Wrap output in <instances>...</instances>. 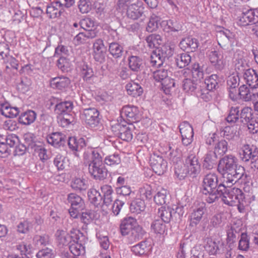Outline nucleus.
<instances>
[{
  "label": "nucleus",
  "mask_w": 258,
  "mask_h": 258,
  "mask_svg": "<svg viewBox=\"0 0 258 258\" xmlns=\"http://www.w3.org/2000/svg\"><path fill=\"white\" fill-rule=\"evenodd\" d=\"M217 170L222 175L224 182L230 185H233L239 180L247 182L250 179L245 173L244 168L238 165L236 157L231 154L226 155L219 160Z\"/></svg>",
  "instance_id": "f257e3e1"
},
{
  "label": "nucleus",
  "mask_w": 258,
  "mask_h": 258,
  "mask_svg": "<svg viewBox=\"0 0 258 258\" xmlns=\"http://www.w3.org/2000/svg\"><path fill=\"white\" fill-rule=\"evenodd\" d=\"M100 149H88L83 154L84 164L88 166L91 176L96 180H102L107 176V170L102 162Z\"/></svg>",
  "instance_id": "f03ea898"
},
{
  "label": "nucleus",
  "mask_w": 258,
  "mask_h": 258,
  "mask_svg": "<svg viewBox=\"0 0 258 258\" xmlns=\"http://www.w3.org/2000/svg\"><path fill=\"white\" fill-rule=\"evenodd\" d=\"M225 185H230L224 182L218 184V177L215 173L207 174L203 178L202 191L206 196V201L211 204L218 199V193H222Z\"/></svg>",
  "instance_id": "7ed1b4c3"
},
{
  "label": "nucleus",
  "mask_w": 258,
  "mask_h": 258,
  "mask_svg": "<svg viewBox=\"0 0 258 258\" xmlns=\"http://www.w3.org/2000/svg\"><path fill=\"white\" fill-rule=\"evenodd\" d=\"M239 156L241 160L253 171L258 169V150L256 148L250 147L249 145H244L239 153Z\"/></svg>",
  "instance_id": "20e7f679"
},
{
  "label": "nucleus",
  "mask_w": 258,
  "mask_h": 258,
  "mask_svg": "<svg viewBox=\"0 0 258 258\" xmlns=\"http://www.w3.org/2000/svg\"><path fill=\"white\" fill-rule=\"evenodd\" d=\"M55 236L59 245L69 246L73 240L80 239L81 237H84V235L79 230L73 228L69 234L63 230L58 229L56 231Z\"/></svg>",
  "instance_id": "39448f33"
},
{
  "label": "nucleus",
  "mask_w": 258,
  "mask_h": 258,
  "mask_svg": "<svg viewBox=\"0 0 258 258\" xmlns=\"http://www.w3.org/2000/svg\"><path fill=\"white\" fill-rule=\"evenodd\" d=\"M13 54V52L10 51L7 45L0 43V59H4L7 63V73L14 76L16 72V59Z\"/></svg>",
  "instance_id": "423d86ee"
},
{
  "label": "nucleus",
  "mask_w": 258,
  "mask_h": 258,
  "mask_svg": "<svg viewBox=\"0 0 258 258\" xmlns=\"http://www.w3.org/2000/svg\"><path fill=\"white\" fill-rule=\"evenodd\" d=\"M173 51L168 46H163L153 51L150 56V61L153 67H160L165 61L172 55Z\"/></svg>",
  "instance_id": "0eeeda50"
},
{
  "label": "nucleus",
  "mask_w": 258,
  "mask_h": 258,
  "mask_svg": "<svg viewBox=\"0 0 258 258\" xmlns=\"http://www.w3.org/2000/svg\"><path fill=\"white\" fill-rule=\"evenodd\" d=\"M0 111L2 115L10 119L5 121V127L10 131H14L16 129V121L15 118L16 117V107H11L7 103L2 104Z\"/></svg>",
  "instance_id": "6e6552de"
},
{
  "label": "nucleus",
  "mask_w": 258,
  "mask_h": 258,
  "mask_svg": "<svg viewBox=\"0 0 258 258\" xmlns=\"http://www.w3.org/2000/svg\"><path fill=\"white\" fill-rule=\"evenodd\" d=\"M99 112L95 108L84 109L80 114V118L88 126L94 127L99 123Z\"/></svg>",
  "instance_id": "1a4fd4ad"
},
{
  "label": "nucleus",
  "mask_w": 258,
  "mask_h": 258,
  "mask_svg": "<svg viewBox=\"0 0 258 258\" xmlns=\"http://www.w3.org/2000/svg\"><path fill=\"white\" fill-rule=\"evenodd\" d=\"M120 116L128 124L137 122L141 119L138 108L134 105L123 106L120 111Z\"/></svg>",
  "instance_id": "9d476101"
},
{
  "label": "nucleus",
  "mask_w": 258,
  "mask_h": 258,
  "mask_svg": "<svg viewBox=\"0 0 258 258\" xmlns=\"http://www.w3.org/2000/svg\"><path fill=\"white\" fill-rule=\"evenodd\" d=\"M16 135L11 134L8 135L5 143L0 145V157L5 158L9 155L13 150L14 156L16 155V146H15Z\"/></svg>",
  "instance_id": "9b49d317"
},
{
  "label": "nucleus",
  "mask_w": 258,
  "mask_h": 258,
  "mask_svg": "<svg viewBox=\"0 0 258 258\" xmlns=\"http://www.w3.org/2000/svg\"><path fill=\"white\" fill-rule=\"evenodd\" d=\"M152 249L151 241L148 239L144 240L131 247V251L136 256L148 255Z\"/></svg>",
  "instance_id": "f8f14e48"
},
{
  "label": "nucleus",
  "mask_w": 258,
  "mask_h": 258,
  "mask_svg": "<svg viewBox=\"0 0 258 258\" xmlns=\"http://www.w3.org/2000/svg\"><path fill=\"white\" fill-rule=\"evenodd\" d=\"M182 138V143L184 146L190 145L194 139V131L191 125L187 121H183L179 125Z\"/></svg>",
  "instance_id": "ddd939ff"
},
{
  "label": "nucleus",
  "mask_w": 258,
  "mask_h": 258,
  "mask_svg": "<svg viewBox=\"0 0 258 258\" xmlns=\"http://www.w3.org/2000/svg\"><path fill=\"white\" fill-rule=\"evenodd\" d=\"M150 165L154 172L162 175L165 172L167 167V162L160 156L153 155L150 159Z\"/></svg>",
  "instance_id": "4468645a"
},
{
  "label": "nucleus",
  "mask_w": 258,
  "mask_h": 258,
  "mask_svg": "<svg viewBox=\"0 0 258 258\" xmlns=\"http://www.w3.org/2000/svg\"><path fill=\"white\" fill-rule=\"evenodd\" d=\"M111 128L114 134L121 140L126 142H130L132 140L133 134L128 126L117 123L112 126Z\"/></svg>",
  "instance_id": "2eb2a0df"
},
{
  "label": "nucleus",
  "mask_w": 258,
  "mask_h": 258,
  "mask_svg": "<svg viewBox=\"0 0 258 258\" xmlns=\"http://www.w3.org/2000/svg\"><path fill=\"white\" fill-rule=\"evenodd\" d=\"M240 78L238 75L233 74L228 76L227 80V90L229 96L232 100L237 99V90L239 85Z\"/></svg>",
  "instance_id": "dca6fc26"
},
{
  "label": "nucleus",
  "mask_w": 258,
  "mask_h": 258,
  "mask_svg": "<svg viewBox=\"0 0 258 258\" xmlns=\"http://www.w3.org/2000/svg\"><path fill=\"white\" fill-rule=\"evenodd\" d=\"M209 59L214 68L218 71H222L226 66V60L223 54L219 51H212L209 54Z\"/></svg>",
  "instance_id": "f3484780"
},
{
  "label": "nucleus",
  "mask_w": 258,
  "mask_h": 258,
  "mask_svg": "<svg viewBox=\"0 0 258 258\" xmlns=\"http://www.w3.org/2000/svg\"><path fill=\"white\" fill-rule=\"evenodd\" d=\"M140 3H133L125 9V16L127 18L135 21L141 18L144 14V8Z\"/></svg>",
  "instance_id": "a211bd4d"
},
{
  "label": "nucleus",
  "mask_w": 258,
  "mask_h": 258,
  "mask_svg": "<svg viewBox=\"0 0 258 258\" xmlns=\"http://www.w3.org/2000/svg\"><path fill=\"white\" fill-rule=\"evenodd\" d=\"M187 173L193 177L196 176L201 171V165L198 158L194 154H190L185 159Z\"/></svg>",
  "instance_id": "6ab92c4d"
},
{
  "label": "nucleus",
  "mask_w": 258,
  "mask_h": 258,
  "mask_svg": "<svg viewBox=\"0 0 258 258\" xmlns=\"http://www.w3.org/2000/svg\"><path fill=\"white\" fill-rule=\"evenodd\" d=\"M137 220L132 217L124 218L120 224V231L122 235H126L138 226Z\"/></svg>",
  "instance_id": "aec40b11"
},
{
  "label": "nucleus",
  "mask_w": 258,
  "mask_h": 258,
  "mask_svg": "<svg viewBox=\"0 0 258 258\" xmlns=\"http://www.w3.org/2000/svg\"><path fill=\"white\" fill-rule=\"evenodd\" d=\"M94 57L98 62H102L105 58V49L103 41L101 39L95 40L93 44Z\"/></svg>",
  "instance_id": "412c9836"
},
{
  "label": "nucleus",
  "mask_w": 258,
  "mask_h": 258,
  "mask_svg": "<svg viewBox=\"0 0 258 258\" xmlns=\"http://www.w3.org/2000/svg\"><path fill=\"white\" fill-rule=\"evenodd\" d=\"M49 83L50 86L54 89L64 90L69 87L71 81L68 77L60 76L51 79Z\"/></svg>",
  "instance_id": "4be33fe9"
},
{
  "label": "nucleus",
  "mask_w": 258,
  "mask_h": 258,
  "mask_svg": "<svg viewBox=\"0 0 258 258\" xmlns=\"http://www.w3.org/2000/svg\"><path fill=\"white\" fill-rule=\"evenodd\" d=\"M48 144L55 148L63 146L66 143V136L59 132H54L48 135L46 137Z\"/></svg>",
  "instance_id": "5701e85b"
},
{
  "label": "nucleus",
  "mask_w": 258,
  "mask_h": 258,
  "mask_svg": "<svg viewBox=\"0 0 258 258\" xmlns=\"http://www.w3.org/2000/svg\"><path fill=\"white\" fill-rule=\"evenodd\" d=\"M243 79L251 89L256 88L258 87V75L255 70L247 69L243 75Z\"/></svg>",
  "instance_id": "b1692460"
},
{
  "label": "nucleus",
  "mask_w": 258,
  "mask_h": 258,
  "mask_svg": "<svg viewBox=\"0 0 258 258\" xmlns=\"http://www.w3.org/2000/svg\"><path fill=\"white\" fill-rule=\"evenodd\" d=\"M232 185H225V189L222 190V192L218 193V197H221V195H226L230 198L231 200L234 201L235 203L236 204L237 201L239 199H241L243 198V195L244 194L242 190L236 187H234L231 189H228L227 187H230Z\"/></svg>",
  "instance_id": "393cba45"
},
{
  "label": "nucleus",
  "mask_w": 258,
  "mask_h": 258,
  "mask_svg": "<svg viewBox=\"0 0 258 258\" xmlns=\"http://www.w3.org/2000/svg\"><path fill=\"white\" fill-rule=\"evenodd\" d=\"M68 144L69 148L74 152V154L77 156H79L77 152L80 151L86 146V143L84 138H80L77 139L75 137H70L68 140Z\"/></svg>",
  "instance_id": "a878e982"
},
{
  "label": "nucleus",
  "mask_w": 258,
  "mask_h": 258,
  "mask_svg": "<svg viewBox=\"0 0 258 258\" xmlns=\"http://www.w3.org/2000/svg\"><path fill=\"white\" fill-rule=\"evenodd\" d=\"M127 61L128 67L132 71L138 73L142 70L143 61L139 56L131 55L128 57Z\"/></svg>",
  "instance_id": "bb28decb"
},
{
  "label": "nucleus",
  "mask_w": 258,
  "mask_h": 258,
  "mask_svg": "<svg viewBox=\"0 0 258 258\" xmlns=\"http://www.w3.org/2000/svg\"><path fill=\"white\" fill-rule=\"evenodd\" d=\"M146 232L142 227L138 225L131 231V233L127 237L128 244H133L143 238Z\"/></svg>",
  "instance_id": "cd10ccee"
},
{
  "label": "nucleus",
  "mask_w": 258,
  "mask_h": 258,
  "mask_svg": "<svg viewBox=\"0 0 258 258\" xmlns=\"http://www.w3.org/2000/svg\"><path fill=\"white\" fill-rule=\"evenodd\" d=\"M253 89L248 88L246 85H242L237 90V99L240 97L245 101H248L255 97V94L253 92Z\"/></svg>",
  "instance_id": "c85d7f7f"
},
{
  "label": "nucleus",
  "mask_w": 258,
  "mask_h": 258,
  "mask_svg": "<svg viewBox=\"0 0 258 258\" xmlns=\"http://www.w3.org/2000/svg\"><path fill=\"white\" fill-rule=\"evenodd\" d=\"M199 45V43L198 39L190 37L183 39L180 42L181 48L191 52L195 51Z\"/></svg>",
  "instance_id": "c756f323"
},
{
  "label": "nucleus",
  "mask_w": 258,
  "mask_h": 258,
  "mask_svg": "<svg viewBox=\"0 0 258 258\" xmlns=\"http://www.w3.org/2000/svg\"><path fill=\"white\" fill-rule=\"evenodd\" d=\"M74 107L73 102L66 101L57 103L55 106L54 111L58 115L69 114Z\"/></svg>",
  "instance_id": "7c9ffc66"
},
{
  "label": "nucleus",
  "mask_w": 258,
  "mask_h": 258,
  "mask_svg": "<svg viewBox=\"0 0 258 258\" xmlns=\"http://www.w3.org/2000/svg\"><path fill=\"white\" fill-rule=\"evenodd\" d=\"M37 114L32 110H28L20 115L18 118L19 122L24 125H30L36 120Z\"/></svg>",
  "instance_id": "2f4dec72"
},
{
  "label": "nucleus",
  "mask_w": 258,
  "mask_h": 258,
  "mask_svg": "<svg viewBox=\"0 0 258 258\" xmlns=\"http://www.w3.org/2000/svg\"><path fill=\"white\" fill-rule=\"evenodd\" d=\"M71 252L76 256L83 255L85 253V247L80 239H74L69 246Z\"/></svg>",
  "instance_id": "473e14b6"
},
{
  "label": "nucleus",
  "mask_w": 258,
  "mask_h": 258,
  "mask_svg": "<svg viewBox=\"0 0 258 258\" xmlns=\"http://www.w3.org/2000/svg\"><path fill=\"white\" fill-rule=\"evenodd\" d=\"M254 20V13L252 10H247L241 13L238 17L237 24L239 26H246L250 25Z\"/></svg>",
  "instance_id": "72a5a7b5"
},
{
  "label": "nucleus",
  "mask_w": 258,
  "mask_h": 258,
  "mask_svg": "<svg viewBox=\"0 0 258 258\" xmlns=\"http://www.w3.org/2000/svg\"><path fill=\"white\" fill-rule=\"evenodd\" d=\"M151 230L154 233L160 236L167 232V228L162 220L156 219L152 222Z\"/></svg>",
  "instance_id": "f704fd0d"
},
{
  "label": "nucleus",
  "mask_w": 258,
  "mask_h": 258,
  "mask_svg": "<svg viewBox=\"0 0 258 258\" xmlns=\"http://www.w3.org/2000/svg\"><path fill=\"white\" fill-rule=\"evenodd\" d=\"M204 158L203 167L208 170H210L216 164L218 156L212 151H210L205 155Z\"/></svg>",
  "instance_id": "c9c22d12"
},
{
  "label": "nucleus",
  "mask_w": 258,
  "mask_h": 258,
  "mask_svg": "<svg viewBox=\"0 0 258 258\" xmlns=\"http://www.w3.org/2000/svg\"><path fill=\"white\" fill-rule=\"evenodd\" d=\"M127 94L134 97L140 96L143 92L142 87L137 83L132 82L127 83L125 86Z\"/></svg>",
  "instance_id": "e433bc0d"
},
{
  "label": "nucleus",
  "mask_w": 258,
  "mask_h": 258,
  "mask_svg": "<svg viewBox=\"0 0 258 258\" xmlns=\"http://www.w3.org/2000/svg\"><path fill=\"white\" fill-rule=\"evenodd\" d=\"M103 194V203L106 206L110 205L113 201V190L111 185L105 184L101 187Z\"/></svg>",
  "instance_id": "4c0bfd02"
},
{
  "label": "nucleus",
  "mask_w": 258,
  "mask_h": 258,
  "mask_svg": "<svg viewBox=\"0 0 258 258\" xmlns=\"http://www.w3.org/2000/svg\"><path fill=\"white\" fill-rule=\"evenodd\" d=\"M205 210L206 209L204 206H200L194 210L190 215V226L194 227L199 223L202 218Z\"/></svg>",
  "instance_id": "58836bf2"
},
{
  "label": "nucleus",
  "mask_w": 258,
  "mask_h": 258,
  "mask_svg": "<svg viewBox=\"0 0 258 258\" xmlns=\"http://www.w3.org/2000/svg\"><path fill=\"white\" fill-rule=\"evenodd\" d=\"M146 208V205L144 200L138 198L133 201L130 205V211L136 214H140L144 211Z\"/></svg>",
  "instance_id": "ea45409f"
},
{
  "label": "nucleus",
  "mask_w": 258,
  "mask_h": 258,
  "mask_svg": "<svg viewBox=\"0 0 258 258\" xmlns=\"http://www.w3.org/2000/svg\"><path fill=\"white\" fill-rule=\"evenodd\" d=\"M68 203L72 207L83 208L84 203L82 198L75 193H71L68 195Z\"/></svg>",
  "instance_id": "a19ab883"
},
{
  "label": "nucleus",
  "mask_w": 258,
  "mask_h": 258,
  "mask_svg": "<svg viewBox=\"0 0 258 258\" xmlns=\"http://www.w3.org/2000/svg\"><path fill=\"white\" fill-rule=\"evenodd\" d=\"M108 51L114 58L120 57L123 53V46L117 42L109 43Z\"/></svg>",
  "instance_id": "79ce46f5"
},
{
  "label": "nucleus",
  "mask_w": 258,
  "mask_h": 258,
  "mask_svg": "<svg viewBox=\"0 0 258 258\" xmlns=\"http://www.w3.org/2000/svg\"><path fill=\"white\" fill-rule=\"evenodd\" d=\"M79 69L80 75L84 81H89L94 76L92 68L85 63L80 65Z\"/></svg>",
  "instance_id": "37998d69"
},
{
  "label": "nucleus",
  "mask_w": 258,
  "mask_h": 258,
  "mask_svg": "<svg viewBox=\"0 0 258 258\" xmlns=\"http://www.w3.org/2000/svg\"><path fill=\"white\" fill-rule=\"evenodd\" d=\"M88 196L90 202L95 206L100 205L103 199L100 192L94 188H91L88 190Z\"/></svg>",
  "instance_id": "c03bdc74"
},
{
  "label": "nucleus",
  "mask_w": 258,
  "mask_h": 258,
  "mask_svg": "<svg viewBox=\"0 0 258 258\" xmlns=\"http://www.w3.org/2000/svg\"><path fill=\"white\" fill-rule=\"evenodd\" d=\"M226 121L231 124H234L239 120V107L232 106L226 118Z\"/></svg>",
  "instance_id": "a18cd8bd"
},
{
  "label": "nucleus",
  "mask_w": 258,
  "mask_h": 258,
  "mask_svg": "<svg viewBox=\"0 0 258 258\" xmlns=\"http://www.w3.org/2000/svg\"><path fill=\"white\" fill-rule=\"evenodd\" d=\"M162 37L159 34H152L146 38V41L147 43V46L150 48H154L158 47L162 42Z\"/></svg>",
  "instance_id": "49530a36"
},
{
  "label": "nucleus",
  "mask_w": 258,
  "mask_h": 258,
  "mask_svg": "<svg viewBox=\"0 0 258 258\" xmlns=\"http://www.w3.org/2000/svg\"><path fill=\"white\" fill-rule=\"evenodd\" d=\"M182 83L183 89L186 92H196L198 89L196 80L194 79H191V77L184 78L182 81Z\"/></svg>",
  "instance_id": "de8ad7c7"
},
{
  "label": "nucleus",
  "mask_w": 258,
  "mask_h": 258,
  "mask_svg": "<svg viewBox=\"0 0 258 258\" xmlns=\"http://www.w3.org/2000/svg\"><path fill=\"white\" fill-rule=\"evenodd\" d=\"M71 187L75 190H85L87 187V181L81 178H75L71 181Z\"/></svg>",
  "instance_id": "09e8293b"
},
{
  "label": "nucleus",
  "mask_w": 258,
  "mask_h": 258,
  "mask_svg": "<svg viewBox=\"0 0 258 258\" xmlns=\"http://www.w3.org/2000/svg\"><path fill=\"white\" fill-rule=\"evenodd\" d=\"M50 237L48 234L36 235L33 238V243L38 247L46 246L49 243Z\"/></svg>",
  "instance_id": "8fccbe9b"
},
{
  "label": "nucleus",
  "mask_w": 258,
  "mask_h": 258,
  "mask_svg": "<svg viewBox=\"0 0 258 258\" xmlns=\"http://www.w3.org/2000/svg\"><path fill=\"white\" fill-rule=\"evenodd\" d=\"M228 150V143L225 140L219 141L215 145L214 152L217 156H222Z\"/></svg>",
  "instance_id": "3c124183"
},
{
  "label": "nucleus",
  "mask_w": 258,
  "mask_h": 258,
  "mask_svg": "<svg viewBox=\"0 0 258 258\" xmlns=\"http://www.w3.org/2000/svg\"><path fill=\"white\" fill-rule=\"evenodd\" d=\"M252 109L249 107H245L241 110V113L239 115V119L240 122L244 124H246L250 121L252 119Z\"/></svg>",
  "instance_id": "603ef678"
},
{
  "label": "nucleus",
  "mask_w": 258,
  "mask_h": 258,
  "mask_svg": "<svg viewBox=\"0 0 258 258\" xmlns=\"http://www.w3.org/2000/svg\"><path fill=\"white\" fill-rule=\"evenodd\" d=\"M191 58V56L188 54L182 53L176 57V64L179 68H183L190 63Z\"/></svg>",
  "instance_id": "864d4df0"
},
{
  "label": "nucleus",
  "mask_w": 258,
  "mask_h": 258,
  "mask_svg": "<svg viewBox=\"0 0 258 258\" xmlns=\"http://www.w3.org/2000/svg\"><path fill=\"white\" fill-rule=\"evenodd\" d=\"M140 197L141 199L150 200L152 198L153 189L149 184H146L141 187L139 190Z\"/></svg>",
  "instance_id": "5fc2aeb1"
},
{
  "label": "nucleus",
  "mask_w": 258,
  "mask_h": 258,
  "mask_svg": "<svg viewBox=\"0 0 258 258\" xmlns=\"http://www.w3.org/2000/svg\"><path fill=\"white\" fill-rule=\"evenodd\" d=\"M212 90H209L208 88L203 85L198 88L195 92V94L198 97L203 99L205 101H208L211 99V95L209 94Z\"/></svg>",
  "instance_id": "6e6d98bb"
},
{
  "label": "nucleus",
  "mask_w": 258,
  "mask_h": 258,
  "mask_svg": "<svg viewBox=\"0 0 258 258\" xmlns=\"http://www.w3.org/2000/svg\"><path fill=\"white\" fill-rule=\"evenodd\" d=\"M172 211L171 208L162 207L158 209V215L163 222L168 223L172 218Z\"/></svg>",
  "instance_id": "4d7b16f0"
},
{
  "label": "nucleus",
  "mask_w": 258,
  "mask_h": 258,
  "mask_svg": "<svg viewBox=\"0 0 258 258\" xmlns=\"http://www.w3.org/2000/svg\"><path fill=\"white\" fill-rule=\"evenodd\" d=\"M218 76L216 74H213L205 79V82L203 85L208 88L209 90H213L218 86Z\"/></svg>",
  "instance_id": "13d9d810"
},
{
  "label": "nucleus",
  "mask_w": 258,
  "mask_h": 258,
  "mask_svg": "<svg viewBox=\"0 0 258 258\" xmlns=\"http://www.w3.org/2000/svg\"><path fill=\"white\" fill-rule=\"evenodd\" d=\"M153 77L154 79L161 83L168 77V71L164 68L159 69L153 73Z\"/></svg>",
  "instance_id": "bf43d9fd"
},
{
  "label": "nucleus",
  "mask_w": 258,
  "mask_h": 258,
  "mask_svg": "<svg viewBox=\"0 0 258 258\" xmlns=\"http://www.w3.org/2000/svg\"><path fill=\"white\" fill-rule=\"evenodd\" d=\"M30 245L23 242L22 244L17 245V258H29L27 253H29Z\"/></svg>",
  "instance_id": "052dcab7"
},
{
  "label": "nucleus",
  "mask_w": 258,
  "mask_h": 258,
  "mask_svg": "<svg viewBox=\"0 0 258 258\" xmlns=\"http://www.w3.org/2000/svg\"><path fill=\"white\" fill-rule=\"evenodd\" d=\"M55 2L51 5L47 6L46 14L50 19H54L61 15V11L56 8Z\"/></svg>",
  "instance_id": "680f3d73"
},
{
  "label": "nucleus",
  "mask_w": 258,
  "mask_h": 258,
  "mask_svg": "<svg viewBox=\"0 0 258 258\" xmlns=\"http://www.w3.org/2000/svg\"><path fill=\"white\" fill-rule=\"evenodd\" d=\"M57 119L59 125L63 127H65L73 121L74 118L71 115L67 113L63 115H59Z\"/></svg>",
  "instance_id": "e2e57ef3"
},
{
  "label": "nucleus",
  "mask_w": 258,
  "mask_h": 258,
  "mask_svg": "<svg viewBox=\"0 0 258 258\" xmlns=\"http://www.w3.org/2000/svg\"><path fill=\"white\" fill-rule=\"evenodd\" d=\"M204 73L202 68L199 63H195L192 66V70H190V77H192L197 81L203 78Z\"/></svg>",
  "instance_id": "0e129e2a"
},
{
  "label": "nucleus",
  "mask_w": 258,
  "mask_h": 258,
  "mask_svg": "<svg viewBox=\"0 0 258 258\" xmlns=\"http://www.w3.org/2000/svg\"><path fill=\"white\" fill-rule=\"evenodd\" d=\"M160 25L164 31L167 32H176L178 31V28L174 25L173 20H164L160 23Z\"/></svg>",
  "instance_id": "69168bd1"
},
{
  "label": "nucleus",
  "mask_w": 258,
  "mask_h": 258,
  "mask_svg": "<svg viewBox=\"0 0 258 258\" xmlns=\"http://www.w3.org/2000/svg\"><path fill=\"white\" fill-rule=\"evenodd\" d=\"M160 20V18L156 15L151 16L148 23V25L146 28L147 31L149 32L156 31L158 27V22Z\"/></svg>",
  "instance_id": "338daca9"
},
{
  "label": "nucleus",
  "mask_w": 258,
  "mask_h": 258,
  "mask_svg": "<svg viewBox=\"0 0 258 258\" xmlns=\"http://www.w3.org/2000/svg\"><path fill=\"white\" fill-rule=\"evenodd\" d=\"M205 249L210 255H216L219 250L218 244L212 240L208 241L205 246Z\"/></svg>",
  "instance_id": "774afa93"
}]
</instances>
